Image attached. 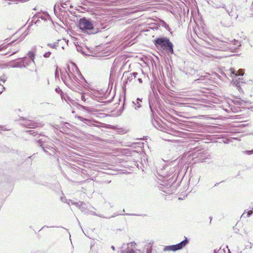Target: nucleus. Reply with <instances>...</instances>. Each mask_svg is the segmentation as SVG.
Masks as SVG:
<instances>
[{"label":"nucleus","instance_id":"1","mask_svg":"<svg viewBox=\"0 0 253 253\" xmlns=\"http://www.w3.org/2000/svg\"><path fill=\"white\" fill-rule=\"evenodd\" d=\"M154 43L158 49L165 50L169 55L173 53V45L168 38H157L154 41Z\"/></svg>","mask_w":253,"mask_h":253},{"label":"nucleus","instance_id":"2","mask_svg":"<svg viewBox=\"0 0 253 253\" xmlns=\"http://www.w3.org/2000/svg\"><path fill=\"white\" fill-rule=\"evenodd\" d=\"M79 27L82 31L88 34H94L99 32V29L93 26L92 21L84 17L80 19Z\"/></svg>","mask_w":253,"mask_h":253},{"label":"nucleus","instance_id":"3","mask_svg":"<svg viewBox=\"0 0 253 253\" xmlns=\"http://www.w3.org/2000/svg\"><path fill=\"white\" fill-rule=\"evenodd\" d=\"M61 79L64 83L67 85L70 86L68 83L70 81L72 84H76V82H78L79 79L75 76L74 73H73L69 67L68 68V70H65L64 73L61 72Z\"/></svg>","mask_w":253,"mask_h":253},{"label":"nucleus","instance_id":"4","mask_svg":"<svg viewBox=\"0 0 253 253\" xmlns=\"http://www.w3.org/2000/svg\"><path fill=\"white\" fill-rule=\"evenodd\" d=\"M188 243V241L186 238L185 239L180 243L171 246H169L165 247L164 250L165 251H176L183 248Z\"/></svg>","mask_w":253,"mask_h":253},{"label":"nucleus","instance_id":"5","mask_svg":"<svg viewBox=\"0 0 253 253\" xmlns=\"http://www.w3.org/2000/svg\"><path fill=\"white\" fill-rule=\"evenodd\" d=\"M39 19H41L42 20L46 21L48 20H50V17L47 12H44L42 13H38L37 14H36L33 17L32 21H34L35 24L37 25V26H38L40 22V20Z\"/></svg>","mask_w":253,"mask_h":253},{"label":"nucleus","instance_id":"6","mask_svg":"<svg viewBox=\"0 0 253 253\" xmlns=\"http://www.w3.org/2000/svg\"><path fill=\"white\" fill-rule=\"evenodd\" d=\"M231 44L235 45L237 46H240L241 45L240 42L236 40H234L233 41L231 42V43H229L227 42L224 41H219L218 43L219 47L221 48V50H223L231 49Z\"/></svg>","mask_w":253,"mask_h":253},{"label":"nucleus","instance_id":"7","mask_svg":"<svg viewBox=\"0 0 253 253\" xmlns=\"http://www.w3.org/2000/svg\"><path fill=\"white\" fill-rule=\"evenodd\" d=\"M24 125L29 128H34L37 126L36 124L34 123L33 120H25V122Z\"/></svg>","mask_w":253,"mask_h":253},{"label":"nucleus","instance_id":"8","mask_svg":"<svg viewBox=\"0 0 253 253\" xmlns=\"http://www.w3.org/2000/svg\"><path fill=\"white\" fill-rule=\"evenodd\" d=\"M76 118H77L78 119H79L80 121L83 122V123H84V124L88 125V126H91L92 125V121L90 120H89V119H85V118H84L82 117H81V116H76L75 117Z\"/></svg>","mask_w":253,"mask_h":253},{"label":"nucleus","instance_id":"9","mask_svg":"<svg viewBox=\"0 0 253 253\" xmlns=\"http://www.w3.org/2000/svg\"><path fill=\"white\" fill-rule=\"evenodd\" d=\"M71 204L72 205H75L77 207L81 209L82 211H84V209L85 208V204L83 202H74L71 201Z\"/></svg>","mask_w":253,"mask_h":253},{"label":"nucleus","instance_id":"10","mask_svg":"<svg viewBox=\"0 0 253 253\" xmlns=\"http://www.w3.org/2000/svg\"><path fill=\"white\" fill-rule=\"evenodd\" d=\"M231 73L232 74H234V75H235L236 76H243L244 73V71L243 69H239L237 72H236L235 69H234L233 68H231Z\"/></svg>","mask_w":253,"mask_h":253},{"label":"nucleus","instance_id":"11","mask_svg":"<svg viewBox=\"0 0 253 253\" xmlns=\"http://www.w3.org/2000/svg\"><path fill=\"white\" fill-rule=\"evenodd\" d=\"M13 67L24 68L26 67V65H24V62L21 60L19 62H15L13 65Z\"/></svg>","mask_w":253,"mask_h":253},{"label":"nucleus","instance_id":"12","mask_svg":"<svg viewBox=\"0 0 253 253\" xmlns=\"http://www.w3.org/2000/svg\"><path fill=\"white\" fill-rule=\"evenodd\" d=\"M60 41V40H58L56 42L48 43H47V45L52 48L57 49V47L59 46V42Z\"/></svg>","mask_w":253,"mask_h":253},{"label":"nucleus","instance_id":"13","mask_svg":"<svg viewBox=\"0 0 253 253\" xmlns=\"http://www.w3.org/2000/svg\"><path fill=\"white\" fill-rule=\"evenodd\" d=\"M79 107L83 110L86 111L87 112H88L89 113L92 112L93 110V109L92 108H89V107L83 106L82 105H79Z\"/></svg>","mask_w":253,"mask_h":253},{"label":"nucleus","instance_id":"14","mask_svg":"<svg viewBox=\"0 0 253 253\" xmlns=\"http://www.w3.org/2000/svg\"><path fill=\"white\" fill-rule=\"evenodd\" d=\"M160 172V173H159V175L161 176H163L164 177H166L169 176L171 175V174L173 172V170H172L170 172H169V173H165L163 170H161V171Z\"/></svg>","mask_w":253,"mask_h":253},{"label":"nucleus","instance_id":"15","mask_svg":"<svg viewBox=\"0 0 253 253\" xmlns=\"http://www.w3.org/2000/svg\"><path fill=\"white\" fill-rule=\"evenodd\" d=\"M45 142L44 140H43V139L42 138L41 139H39L37 142L40 145V146H42V148L43 149V150L45 152V153H47V151L45 150V148L44 146H43V143Z\"/></svg>","mask_w":253,"mask_h":253},{"label":"nucleus","instance_id":"16","mask_svg":"<svg viewBox=\"0 0 253 253\" xmlns=\"http://www.w3.org/2000/svg\"><path fill=\"white\" fill-rule=\"evenodd\" d=\"M61 6L63 8H66L68 7V5H69V0H62Z\"/></svg>","mask_w":253,"mask_h":253},{"label":"nucleus","instance_id":"17","mask_svg":"<svg viewBox=\"0 0 253 253\" xmlns=\"http://www.w3.org/2000/svg\"><path fill=\"white\" fill-rule=\"evenodd\" d=\"M28 56L30 58V60H31V62H32L33 63H35L34 61V57H35V53L33 51H30L28 53Z\"/></svg>","mask_w":253,"mask_h":253},{"label":"nucleus","instance_id":"18","mask_svg":"<svg viewBox=\"0 0 253 253\" xmlns=\"http://www.w3.org/2000/svg\"><path fill=\"white\" fill-rule=\"evenodd\" d=\"M22 62H24V65H26V67L31 63H33L30 59H28L27 57H24L21 59Z\"/></svg>","mask_w":253,"mask_h":253},{"label":"nucleus","instance_id":"19","mask_svg":"<svg viewBox=\"0 0 253 253\" xmlns=\"http://www.w3.org/2000/svg\"><path fill=\"white\" fill-rule=\"evenodd\" d=\"M121 253H135V251H134L131 248H128L126 250L123 251Z\"/></svg>","mask_w":253,"mask_h":253},{"label":"nucleus","instance_id":"20","mask_svg":"<svg viewBox=\"0 0 253 253\" xmlns=\"http://www.w3.org/2000/svg\"><path fill=\"white\" fill-rule=\"evenodd\" d=\"M13 42H12L8 44H7L5 45H3V44H1V45H0V51L6 48L8 46H9L10 45H11Z\"/></svg>","mask_w":253,"mask_h":253},{"label":"nucleus","instance_id":"21","mask_svg":"<svg viewBox=\"0 0 253 253\" xmlns=\"http://www.w3.org/2000/svg\"><path fill=\"white\" fill-rule=\"evenodd\" d=\"M77 50L78 51L82 53L83 54H85L84 51L83 50V48L81 46H76Z\"/></svg>","mask_w":253,"mask_h":253},{"label":"nucleus","instance_id":"22","mask_svg":"<svg viewBox=\"0 0 253 253\" xmlns=\"http://www.w3.org/2000/svg\"><path fill=\"white\" fill-rule=\"evenodd\" d=\"M141 102L136 101V103L133 102V103L134 104V106H135V108L137 109L138 108H140L141 107Z\"/></svg>","mask_w":253,"mask_h":253},{"label":"nucleus","instance_id":"23","mask_svg":"<svg viewBox=\"0 0 253 253\" xmlns=\"http://www.w3.org/2000/svg\"><path fill=\"white\" fill-rule=\"evenodd\" d=\"M212 6L216 8H218L219 7H222L223 8H225V4H222L221 6H218V5L217 4H215V3H214L213 5H212Z\"/></svg>","mask_w":253,"mask_h":253},{"label":"nucleus","instance_id":"24","mask_svg":"<svg viewBox=\"0 0 253 253\" xmlns=\"http://www.w3.org/2000/svg\"><path fill=\"white\" fill-rule=\"evenodd\" d=\"M51 51H48L47 52H45L44 55H43V56L45 57V58H48L50 56V55H51Z\"/></svg>","mask_w":253,"mask_h":253},{"label":"nucleus","instance_id":"25","mask_svg":"<svg viewBox=\"0 0 253 253\" xmlns=\"http://www.w3.org/2000/svg\"><path fill=\"white\" fill-rule=\"evenodd\" d=\"M7 77L5 75H3L0 77V80L3 82H5L6 81Z\"/></svg>","mask_w":253,"mask_h":253},{"label":"nucleus","instance_id":"26","mask_svg":"<svg viewBox=\"0 0 253 253\" xmlns=\"http://www.w3.org/2000/svg\"><path fill=\"white\" fill-rule=\"evenodd\" d=\"M88 99V98H86L85 95L84 94H82L81 95V99L82 101L85 102L86 100Z\"/></svg>","mask_w":253,"mask_h":253},{"label":"nucleus","instance_id":"27","mask_svg":"<svg viewBox=\"0 0 253 253\" xmlns=\"http://www.w3.org/2000/svg\"><path fill=\"white\" fill-rule=\"evenodd\" d=\"M132 75H131V73H129L128 75L127 76V80L129 81H131L133 79Z\"/></svg>","mask_w":253,"mask_h":253},{"label":"nucleus","instance_id":"28","mask_svg":"<svg viewBox=\"0 0 253 253\" xmlns=\"http://www.w3.org/2000/svg\"><path fill=\"white\" fill-rule=\"evenodd\" d=\"M253 211H249L247 212V216L250 217L252 214H253Z\"/></svg>","mask_w":253,"mask_h":253},{"label":"nucleus","instance_id":"29","mask_svg":"<svg viewBox=\"0 0 253 253\" xmlns=\"http://www.w3.org/2000/svg\"><path fill=\"white\" fill-rule=\"evenodd\" d=\"M246 153L248 155H251L253 154V149L252 150L246 151Z\"/></svg>","mask_w":253,"mask_h":253},{"label":"nucleus","instance_id":"30","mask_svg":"<svg viewBox=\"0 0 253 253\" xmlns=\"http://www.w3.org/2000/svg\"><path fill=\"white\" fill-rule=\"evenodd\" d=\"M137 75H138V73L136 72H133V73H131V75H132L133 79H135V78H136V76Z\"/></svg>","mask_w":253,"mask_h":253},{"label":"nucleus","instance_id":"31","mask_svg":"<svg viewBox=\"0 0 253 253\" xmlns=\"http://www.w3.org/2000/svg\"><path fill=\"white\" fill-rule=\"evenodd\" d=\"M28 132H29L31 135H32L33 136L36 135V133L35 131H33L32 130H29V131H28Z\"/></svg>","mask_w":253,"mask_h":253},{"label":"nucleus","instance_id":"32","mask_svg":"<svg viewBox=\"0 0 253 253\" xmlns=\"http://www.w3.org/2000/svg\"><path fill=\"white\" fill-rule=\"evenodd\" d=\"M55 78H56L57 77H59V74H58V70L57 69L55 71Z\"/></svg>","mask_w":253,"mask_h":253},{"label":"nucleus","instance_id":"33","mask_svg":"<svg viewBox=\"0 0 253 253\" xmlns=\"http://www.w3.org/2000/svg\"><path fill=\"white\" fill-rule=\"evenodd\" d=\"M18 50H19V49H18H18H14V51H13L11 54L12 55V54H15V53H16L17 52H18Z\"/></svg>","mask_w":253,"mask_h":253},{"label":"nucleus","instance_id":"34","mask_svg":"<svg viewBox=\"0 0 253 253\" xmlns=\"http://www.w3.org/2000/svg\"><path fill=\"white\" fill-rule=\"evenodd\" d=\"M138 82H139L140 83H142V79H141V78H139V79H138Z\"/></svg>","mask_w":253,"mask_h":253},{"label":"nucleus","instance_id":"35","mask_svg":"<svg viewBox=\"0 0 253 253\" xmlns=\"http://www.w3.org/2000/svg\"><path fill=\"white\" fill-rule=\"evenodd\" d=\"M164 27H166V28H167V27H169V26H168V25L166 23H164Z\"/></svg>","mask_w":253,"mask_h":253},{"label":"nucleus","instance_id":"36","mask_svg":"<svg viewBox=\"0 0 253 253\" xmlns=\"http://www.w3.org/2000/svg\"><path fill=\"white\" fill-rule=\"evenodd\" d=\"M225 10H226V12H227V13L229 15H230V12H229V10H228V9H226V8H225Z\"/></svg>","mask_w":253,"mask_h":253},{"label":"nucleus","instance_id":"37","mask_svg":"<svg viewBox=\"0 0 253 253\" xmlns=\"http://www.w3.org/2000/svg\"><path fill=\"white\" fill-rule=\"evenodd\" d=\"M59 90H60V88H56L55 89V91H56V92H59Z\"/></svg>","mask_w":253,"mask_h":253},{"label":"nucleus","instance_id":"38","mask_svg":"<svg viewBox=\"0 0 253 253\" xmlns=\"http://www.w3.org/2000/svg\"><path fill=\"white\" fill-rule=\"evenodd\" d=\"M136 101H138V102H142L141 99H140L139 98H138L136 99Z\"/></svg>","mask_w":253,"mask_h":253},{"label":"nucleus","instance_id":"39","mask_svg":"<svg viewBox=\"0 0 253 253\" xmlns=\"http://www.w3.org/2000/svg\"><path fill=\"white\" fill-rule=\"evenodd\" d=\"M244 231H245V233L246 234V235H248V233H249V231H248L247 230H244Z\"/></svg>","mask_w":253,"mask_h":253},{"label":"nucleus","instance_id":"40","mask_svg":"<svg viewBox=\"0 0 253 253\" xmlns=\"http://www.w3.org/2000/svg\"><path fill=\"white\" fill-rule=\"evenodd\" d=\"M76 72L79 74V75L80 76L81 75V74L80 73H79V70H78V69H76Z\"/></svg>","mask_w":253,"mask_h":253},{"label":"nucleus","instance_id":"41","mask_svg":"<svg viewBox=\"0 0 253 253\" xmlns=\"http://www.w3.org/2000/svg\"><path fill=\"white\" fill-rule=\"evenodd\" d=\"M245 214V212H244L243 214L242 215V217H244V215Z\"/></svg>","mask_w":253,"mask_h":253},{"label":"nucleus","instance_id":"42","mask_svg":"<svg viewBox=\"0 0 253 253\" xmlns=\"http://www.w3.org/2000/svg\"><path fill=\"white\" fill-rule=\"evenodd\" d=\"M111 248H112L113 250H115V247H114L113 246H112Z\"/></svg>","mask_w":253,"mask_h":253},{"label":"nucleus","instance_id":"43","mask_svg":"<svg viewBox=\"0 0 253 253\" xmlns=\"http://www.w3.org/2000/svg\"><path fill=\"white\" fill-rule=\"evenodd\" d=\"M251 7L253 8V2H252V4L251 5Z\"/></svg>","mask_w":253,"mask_h":253},{"label":"nucleus","instance_id":"44","mask_svg":"<svg viewBox=\"0 0 253 253\" xmlns=\"http://www.w3.org/2000/svg\"><path fill=\"white\" fill-rule=\"evenodd\" d=\"M70 8L72 7V6L71 5H70Z\"/></svg>","mask_w":253,"mask_h":253},{"label":"nucleus","instance_id":"45","mask_svg":"<svg viewBox=\"0 0 253 253\" xmlns=\"http://www.w3.org/2000/svg\"><path fill=\"white\" fill-rule=\"evenodd\" d=\"M127 215H132V214H129V213H127Z\"/></svg>","mask_w":253,"mask_h":253},{"label":"nucleus","instance_id":"46","mask_svg":"<svg viewBox=\"0 0 253 253\" xmlns=\"http://www.w3.org/2000/svg\"><path fill=\"white\" fill-rule=\"evenodd\" d=\"M1 93V92H0V94Z\"/></svg>","mask_w":253,"mask_h":253}]
</instances>
